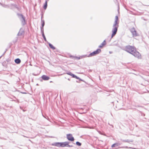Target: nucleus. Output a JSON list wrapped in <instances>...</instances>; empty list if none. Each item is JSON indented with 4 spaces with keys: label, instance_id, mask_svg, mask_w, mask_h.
I'll use <instances>...</instances> for the list:
<instances>
[{
    "label": "nucleus",
    "instance_id": "f257e3e1",
    "mask_svg": "<svg viewBox=\"0 0 149 149\" xmlns=\"http://www.w3.org/2000/svg\"><path fill=\"white\" fill-rule=\"evenodd\" d=\"M123 49L132 55L136 58H141V54L136 50V48L134 46L130 45H127Z\"/></svg>",
    "mask_w": 149,
    "mask_h": 149
},
{
    "label": "nucleus",
    "instance_id": "f03ea898",
    "mask_svg": "<svg viewBox=\"0 0 149 149\" xmlns=\"http://www.w3.org/2000/svg\"><path fill=\"white\" fill-rule=\"evenodd\" d=\"M118 17L117 16L115 17V20L113 26L112 30L111 38H112L116 34L118 29L119 26V22H118Z\"/></svg>",
    "mask_w": 149,
    "mask_h": 149
},
{
    "label": "nucleus",
    "instance_id": "7ed1b4c3",
    "mask_svg": "<svg viewBox=\"0 0 149 149\" xmlns=\"http://www.w3.org/2000/svg\"><path fill=\"white\" fill-rule=\"evenodd\" d=\"M67 142L68 141L63 142H55L52 144V145L58 147H66Z\"/></svg>",
    "mask_w": 149,
    "mask_h": 149
},
{
    "label": "nucleus",
    "instance_id": "20e7f679",
    "mask_svg": "<svg viewBox=\"0 0 149 149\" xmlns=\"http://www.w3.org/2000/svg\"><path fill=\"white\" fill-rule=\"evenodd\" d=\"M17 15L22 22V24L24 25L25 24V20L24 17L23 15L20 14L18 13Z\"/></svg>",
    "mask_w": 149,
    "mask_h": 149
},
{
    "label": "nucleus",
    "instance_id": "39448f33",
    "mask_svg": "<svg viewBox=\"0 0 149 149\" xmlns=\"http://www.w3.org/2000/svg\"><path fill=\"white\" fill-rule=\"evenodd\" d=\"M101 52V50L98 49H97L96 50L94 51L93 52L91 53L88 56V57H90L94 56L98 54Z\"/></svg>",
    "mask_w": 149,
    "mask_h": 149
},
{
    "label": "nucleus",
    "instance_id": "423d86ee",
    "mask_svg": "<svg viewBox=\"0 0 149 149\" xmlns=\"http://www.w3.org/2000/svg\"><path fill=\"white\" fill-rule=\"evenodd\" d=\"M130 31L132 34L133 37H136L138 36V34L137 33L136 31L135 30V29L134 27H133L131 29H130Z\"/></svg>",
    "mask_w": 149,
    "mask_h": 149
},
{
    "label": "nucleus",
    "instance_id": "0eeeda50",
    "mask_svg": "<svg viewBox=\"0 0 149 149\" xmlns=\"http://www.w3.org/2000/svg\"><path fill=\"white\" fill-rule=\"evenodd\" d=\"M66 137L67 139L68 140L73 141L74 140V139L73 137L72 134H67L66 135Z\"/></svg>",
    "mask_w": 149,
    "mask_h": 149
},
{
    "label": "nucleus",
    "instance_id": "6e6552de",
    "mask_svg": "<svg viewBox=\"0 0 149 149\" xmlns=\"http://www.w3.org/2000/svg\"><path fill=\"white\" fill-rule=\"evenodd\" d=\"M41 26L40 27V30L41 31H43L44 29L43 27L45 25V22L44 20L42 19L41 20Z\"/></svg>",
    "mask_w": 149,
    "mask_h": 149
},
{
    "label": "nucleus",
    "instance_id": "1a4fd4ad",
    "mask_svg": "<svg viewBox=\"0 0 149 149\" xmlns=\"http://www.w3.org/2000/svg\"><path fill=\"white\" fill-rule=\"evenodd\" d=\"M41 78L44 80H48L50 79L49 77L45 75H43Z\"/></svg>",
    "mask_w": 149,
    "mask_h": 149
},
{
    "label": "nucleus",
    "instance_id": "9d476101",
    "mask_svg": "<svg viewBox=\"0 0 149 149\" xmlns=\"http://www.w3.org/2000/svg\"><path fill=\"white\" fill-rule=\"evenodd\" d=\"M106 44V42L105 40H104L103 42L98 46L99 48H102L103 46L105 45Z\"/></svg>",
    "mask_w": 149,
    "mask_h": 149
},
{
    "label": "nucleus",
    "instance_id": "9b49d317",
    "mask_svg": "<svg viewBox=\"0 0 149 149\" xmlns=\"http://www.w3.org/2000/svg\"><path fill=\"white\" fill-rule=\"evenodd\" d=\"M15 62L16 63L19 64L21 63V61L20 59L17 58L15 59Z\"/></svg>",
    "mask_w": 149,
    "mask_h": 149
},
{
    "label": "nucleus",
    "instance_id": "f8f14e48",
    "mask_svg": "<svg viewBox=\"0 0 149 149\" xmlns=\"http://www.w3.org/2000/svg\"><path fill=\"white\" fill-rule=\"evenodd\" d=\"M41 32L42 34V35L43 37V38H44V40L46 42H47V40H46V38L45 36L44 35V31H41Z\"/></svg>",
    "mask_w": 149,
    "mask_h": 149
},
{
    "label": "nucleus",
    "instance_id": "ddd939ff",
    "mask_svg": "<svg viewBox=\"0 0 149 149\" xmlns=\"http://www.w3.org/2000/svg\"><path fill=\"white\" fill-rule=\"evenodd\" d=\"M120 145V143H115L113 144L111 146V147H112V148L114 147H115V146H118Z\"/></svg>",
    "mask_w": 149,
    "mask_h": 149
},
{
    "label": "nucleus",
    "instance_id": "4468645a",
    "mask_svg": "<svg viewBox=\"0 0 149 149\" xmlns=\"http://www.w3.org/2000/svg\"><path fill=\"white\" fill-rule=\"evenodd\" d=\"M48 44H49V46L50 47L53 49L54 50L55 49V47L53 46V45L50 43L48 42Z\"/></svg>",
    "mask_w": 149,
    "mask_h": 149
},
{
    "label": "nucleus",
    "instance_id": "2eb2a0df",
    "mask_svg": "<svg viewBox=\"0 0 149 149\" xmlns=\"http://www.w3.org/2000/svg\"><path fill=\"white\" fill-rule=\"evenodd\" d=\"M47 1L46 0L45 2V3L44 5L43 6V8L45 9H46L47 7Z\"/></svg>",
    "mask_w": 149,
    "mask_h": 149
},
{
    "label": "nucleus",
    "instance_id": "dca6fc26",
    "mask_svg": "<svg viewBox=\"0 0 149 149\" xmlns=\"http://www.w3.org/2000/svg\"><path fill=\"white\" fill-rule=\"evenodd\" d=\"M76 144L77 145L79 146H81V143L79 141L76 142Z\"/></svg>",
    "mask_w": 149,
    "mask_h": 149
},
{
    "label": "nucleus",
    "instance_id": "f3484780",
    "mask_svg": "<svg viewBox=\"0 0 149 149\" xmlns=\"http://www.w3.org/2000/svg\"><path fill=\"white\" fill-rule=\"evenodd\" d=\"M81 58H86L87 57H88V56L87 55H82L80 56Z\"/></svg>",
    "mask_w": 149,
    "mask_h": 149
},
{
    "label": "nucleus",
    "instance_id": "a211bd4d",
    "mask_svg": "<svg viewBox=\"0 0 149 149\" xmlns=\"http://www.w3.org/2000/svg\"><path fill=\"white\" fill-rule=\"evenodd\" d=\"M72 58H77L78 60L80 59V58H81L80 56V57H78L77 56H72Z\"/></svg>",
    "mask_w": 149,
    "mask_h": 149
},
{
    "label": "nucleus",
    "instance_id": "6ab92c4d",
    "mask_svg": "<svg viewBox=\"0 0 149 149\" xmlns=\"http://www.w3.org/2000/svg\"><path fill=\"white\" fill-rule=\"evenodd\" d=\"M69 142H67L66 147H72L73 146L72 145H69Z\"/></svg>",
    "mask_w": 149,
    "mask_h": 149
},
{
    "label": "nucleus",
    "instance_id": "aec40b11",
    "mask_svg": "<svg viewBox=\"0 0 149 149\" xmlns=\"http://www.w3.org/2000/svg\"><path fill=\"white\" fill-rule=\"evenodd\" d=\"M133 142V140H129L128 139H127V140H126V142L129 143V142Z\"/></svg>",
    "mask_w": 149,
    "mask_h": 149
},
{
    "label": "nucleus",
    "instance_id": "412c9836",
    "mask_svg": "<svg viewBox=\"0 0 149 149\" xmlns=\"http://www.w3.org/2000/svg\"><path fill=\"white\" fill-rule=\"evenodd\" d=\"M22 34V33H20V31H19V32L18 33L17 35L18 36H21Z\"/></svg>",
    "mask_w": 149,
    "mask_h": 149
},
{
    "label": "nucleus",
    "instance_id": "4be33fe9",
    "mask_svg": "<svg viewBox=\"0 0 149 149\" xmlns=\"http://www.w3.org/2000/svg\"><path fill=\"white\" fill-rule=\"evenodd\" d=\"M120 148H131V147H130L129 148H128V147L127 146H125V147H120Z\"/></svg>",
    "mask_w": 149,
    "mask_h": 149
},
{
    "label": "nucleus",
    "instance_id": "5701e85b",
    "mask_svg": "<svg viewBox=\"0 0 149 149\" xmlns=\"http://www.w3.org/2000/svg\"><path fill=\"white\" fill-rule=\"evenodd\" d=\"M67 74L70 75V76L72 75V73L71 72H69L68 73H67Z\"/></svg>",
    "mask_w": 149,
    "mask_h": 149
},
{
    "label": "nucleus",
    "instance_id": "b1692460",
    "mask_svg": "<svg viewBox=\"0 0 149 149\" xmlns=\"http://www.w3.org/2000/svg\"><path fill=\"white\" fill-rule=\"evenodd\" d=\"M71 76H72V77H73V78H75V77H76V75H75L72 74V75Z\"/></svg>",
    "mask_w": 149,
    "mask_h": 149
},
{
    "label": "nucleus",
    "instance_id": "393cba45",
    "mask_svg": "<svg viewBox=\"0 0 149 149\" xmlns=\"http://www.w3.org/2000/svg\"><path fill=\"white\" fill-rule=\"evenodd\" d=\"M121 140L123 142H126V140H122L121 139Z\"/></svg>",
    "mask_w": 149,
    "mask_h": 149
},
{
    "label": "nucleus",
    "instance_id": "a878e982",
    "mask_svg": "<svg viewBox=\"0 0 149 149\" xmlns=\"http://www.w3.org/2000/svg\"><path fill=\"white\" fill-rule=\"evenodd\" d=\"M75 78H76V79H80L79 77H78L77 76H76V77H75Z\"/></svg>",
    "mask_w": 149,
    "mask_h": 149
},
{
    "label": "nucleus",
    "instance_id": "bb28decb",
    "mask_svg": "<svg viewBox=\"0 0 149 149\" xmlns=\"http://www.w3.org/2000/svg\"><path fill=\"white\" fill-rule=\"evenodd\" d=\"M142 116H145V114L144 113L142 114Z\"/></svg>",
    "mask_w": 149,
    "mask_h": 149
},
{
    "label": "nucleus",
    "instance_id": "cd10ccee",
    "mask_svg": "<svg viewBox=\"0 0 149 149\" xmlns=\"http://www.w3.org/2000/svg\"><path fill=\"white\" fill-rule=\"evenodd\" d=\"M42 17H43V15L42 14V16H41V20L42 19Z\"/></svg>",
    "mask_w": 149,
    "mask_h": 149
},
{
    "label": "nucleus",
    "instance_id": "c85d7f7f",
    "mask_svg": "<svg viewBox=\"0 0 149 149\" xmlns=\"http://www.w3.org/2000/svg\"><path fill=\"white\" fill-rule=\"evenodd\" d=\"M5 52L4 53H5ZM4 53H4L2 56H0V58L2 57V56H3V55H4Z\"/></svg>",
    "mask_w": 149,
    "mask_h": 149
},
{
    "label": "nucleus",
    "instance_id": "c756f323",
    "mask_svg": "<svg viewBox=\"0 0 149 149\" xmlns=\"http://www.w3.org/2000/svg\"><path fill=\"white\" fill-rule=\"evenodd\" d=\"M109 53L110 54H111V53H112V52H109Z\"/></svg>",
    "mask_w": 149,
    "mask_h": 149
},
{
    "label": "nucleus",
    "instance_id": "7c9ffc66",
    "mask_svg": "<svg viewBox=\"0 0 149 149\" xmlns=\"http://www.w3.org/2000/svg\"><path fill=\"white\" fill-rule=\"evenodd\" d=\"M115 45H117V44H116Z\"/></svg>",
    "mask_w": 149,
    "mask_h": 149
}]
</instances>
